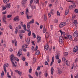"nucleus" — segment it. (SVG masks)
Returning a JSON list of instances; mask_svg holds the SVG:
<instances>
[{"label": "nucleus", "mask_w": 78, "mask_h": 78, "mask_svg": "<svg viewBox=\"0 0 78 78\" xmlns=\"http://www.w3.org/2000/svg\"><path fill=\"white\" fill-rule=\"evenodd\" d=\"M10 58L11 62L12 64H17V62L16 61H18L19 60V59L17 58H15L14 56V55L12 54V55L10 56Z\"/></svg>", "instance_id": "nucleus-1"}, {"label": "nucleus", "mask_w": 78, "mask_h": 78, "mask_svg": "<svg viewBox=\"0 0 78 78\" xmlns=\"http://www.w3.org/2000/svg\"><path fill=\"white\" fill-rule=\"evenodd\" d=\"M62 60L64 62L66 63V65H67V66H69V61L66 60V58H63Z\"/></svg>", "instance_id": "nucleus-2"}, {"label": "nucleus", "mask_w": 78, "mask_h": 78, "mask_svg": "<svg viewBox=\"0 0 78 78\" xmlns=\"http://www.w3.org/2000/svg\"><path fill=\"white\" fill-rule=\"evenodd\" d=\"M66 24V22L61 23L59 24V27L62 28V27H63L65 26Z\"/></svg>", "instance_id": "nucleus-3"}, {"label": "nucleus", "mask_w": 78, "mask_h": 78, "mask_svg": "<svg viewBox=\"0 0 78 78\" xmlns=\"http://www.w3.org/2000/svg\"><path fill=\"white\" fill-rule=\"evenodd\" d=\"M14 22H16V21H19L20 19H19V16H16L13 19Z\"/></svg>", "instance_id": "nucleus-4"}, {"label": "nucleus", "mask_w": 78, "mask_h": 78, "mask_svg": "<svg viewBox=\"0 0 78 78\" xmlns=\"http://www.w3.org/2000/svg\"><path fill=\"white\" fill-rule=\"evenodd\" d=\"M78 50V46H76V48L74 47L73 48V51L74 53H76Z\"/></svg>", "instance_id": "nucleus-5"}, {"label": "nucleus", "mask_w": 78, "mask_h": 78, "mask_svg": "<svg viewBox=\"0 0 78 78\" xmlns=\"http://www.w3.org/2000/svg\"><path fill=\"white\" fill-rule=\"evenodd\" d=\"M53 11H54L53 9H51L50 11V12L48 14V16H49V17H51V14H52V15H53V13L52 12H53Z\"/></svg>", "instance_id": "nucleus-6"}, {"label": "nucleus", "mask_w": 78, "mask_h": 78, "mask_svg": "<svg viewBox=\"0 0 78 78\" xmlns=\"http://www.w3.org/2000/svg\"><path fill=\"white\" fill-rule=\"evenodd\" d=\"M15 72L17 73L20 76H22V73L20 71H19L18 70H15Z\"/></svg>", "instance_id": "nucleus-7"}, {"label": "nucleus", "mask_w": 78, "mask_h": 78, "mask_svg": "<svg viewBox=\"0 0 78 78\" xmlns=\"http://www.w3.org/2000/svg\"><path fill=\"white\" fill-rule=\"evenodd\" d=\"M59 41L60 42L62 43L64 41V38L62 36L60 37L59 38Z\"/></svg>", "instance_id": "nucleus-8"}, {"label": "nucleus", "mask_w": 78, "mask_h": 78, "mask_svg": "<svg viewBox=\"0 0 78 78\" xmlns=\"http://www.w3.org/2000/svg\"><path fill=\"white\" fill-rule=\"evenodd\" d=\"M75 7H76V5H75V3H73V5H71V6H69L70 8H71V9L74 8H75Z\"/></svg>", "instance_id": "nucleus-9"}, {"label": "nucleus", "mask_w": 78, "mask_h": 78, "mask_svg": "<svg viewBox=\"0 0 78 78\" xmlns=\"http://www.w3.org/2000/svg\"><path fill=\"white\" fill-rule=\"evenodd\" d=\"M37 42L39 43L40 41L41 40V38L39 35L37 36Z\"/></svg>", "instance_id": "nucleus-10"}, {"label": "nucleus", "mask_w": 78, "mask_h": 78, "mask_svg": "<svg viewBox=\"0 0 78 78\" xmlns=\"http://www.w3.org/2000/svg\"><path fill=\"white\" fill-rule=\"evenodd\" d=\"M78 32L76 31H75L74 33V37H78Z\"/></svg>", "instance_id": "nucleus-11"}, {"label": "nucleus", "mask_w": 78, "mask_h": 78, "mask_svg": "<svg viewBox=\"0 0 78 78\" xmlns=\"http://www.w3.org/2000/svg\"><path fill=\"white\" fill-rule=\"evenodd\" d=\"M6 16L5 15H4L3 16L2 18L3 22L5 23L6 22Z\"/></svg>", "instance_id": "nucleus-12"}, {"label": "nucleus", "mask_w": 78, "mask_h": 78, "mask_svg": "<svg viewBox=\"0 0 78 78\" xmlns=\"http://www.w3.org/2000/svg\"><path fill=\"white\" fill-rule=\"evenodd\" d=\"M27 0H22V2H21L22 5L24 6L25 5V3H26V1Z\"/></svg>", "instance_id": "nucleus-13"}, {"label": "nucleus", "mask_w": 78, "mask_h": 78, "mask_svg": "<svg viewBox=\"0 0 78 78\" xmlns=\"http://www.w3.org/2000/svg\"><path fill=\"white\" fill-rule=\"evenodd\" d=\"M5 7L6 8H11V4L9 3L5 5Z\"/></svg>", "instance_id": "nucleus-14"}, {"label": "nucleus", "mask_w": 78, "mask_h": 78, "mask_svg": "<svg viewBox=\"0 0 78 78\" xmlns=\"http://www.w3.org/2000/svg\"><path fill=\"white\" fill-rule=\"evenodd\" d=\"M45 36L46 37H47V38H48V37H49V36H50V34L46 32L45 33Z\"/></svg>", "instance_id": "nucleus-15"}, {"label": "nucleus", "mask_w": 78, "mask_h": 78, "mask_svg": "<svg viewBox=\"0 0 78 78\" xmlns=\"http://www.w3.org/2000/svg\"><path fill=\"white\" fill-rule=\"evenodd\" d=\"M60 54L59 53H58L57 54V55H56L55 56V58H56V59H59V55Z\"/></svg>", "instance_id": "nucleus-16"}, {"label": "nucleus", "mask_w": 78, "mask_h": 78, "mask_svg": "<svg viewBox=\"0 0 78 78\" xmlns=\"http://www.w3.org/2000/svg\"><path fill=\"white\" fill-rule=\"evenodd\" d=\"M17 56L19 57L20 56H22V53H20V50H19L18 53L17 54Z\"/></svg>", "instance_id": "nucleus-17"}, {"label": "nucleus", "mask_w": 78, "mask_h": 78, "mask_svg": "<svg viewBox=\"0 0 78 78\" xmlns=\"http://www.w3.org/2000/svg\"><path fill=\"white\" fill-rule=\"evenodd\" d=\"M36 51V52H35V54L36 55H38L39 53H40V52H39V50H37Z\"/></svg>", "instance_id": "nucleus-18"}, {"label": "nucleus", "mask_w": 78, "mask_h": 78, "mask_svg": "<svg viewBox=\"0 0 78 78\" xmlns=\"http://www.w3.org/2000/svg\"><path fill=\"white\" fill-rule=\"evenodd\" d=\"M3 2L5 4H7L9 2V0H3Z\"/></svg>", "instance_id": "nucleus-19"}, {"label": "nucleus", "mask_w": 78, "mask_h": 78, "mask_svg": "<svg viewBox=\"0 0 78 78\" xmlns=\"http://www.w3.org/2000/svg\"><path fill=\"white\" fill-rule=\"evenodd\" d=\"M66 36L67 37H68V38L69 39H71L72 38V36L70 35H66Z\"/></svg>", "instance_id": "nucleus-20"}, {"label": "nucleus", "mask_w": 78, "mask_h": 78, "mask_svg": "<svg viewBox=\"0 0 78 78\" xmlns=\"http://www.w3.org/2000/svg\"><path fill=\"white\" fill-rule=\"evenodd\" d=\"M34 19H32V20L29 22V23L30 24H32V23H34Z\"/></svg>", "instance_id": "nucleus-21"}, {"label": "nucleus", "mask_w": 78, "mask_h": 78, "mask_svg": "<svg viewBox=\"0 0 78 78\" xmlns=\"http://www.w3.org/2000/svg\"><path fill=\"white\" fill-rule=\"evenodd\" d=\"M8 67V63H6L5 64H4L3 67L4 68V69H6V67Z\"/></svg>", "instance_id": "nucleus-22"}, {"label": "nucleus", "mask_w": 78, "mask_h": 78, "mask_svg": "<svg viewBox=\"0 0 78 78\" xmlns=\"http://www.w3.org/2000/svg\"><path fill=\"white\" fill-rule=\"evenodd\" d=\"M9 28H10V29H12V24H9Z\"/></svg>", "instance_id": "nucleus-23"}, {"label": "nucleus", "mask_w": 78, "mask_h": 78, "mask_svg": "<svg viewBox=\"0 0 78 78\" xmlns=\"http://www.w3.org/2000/svg\"><path fill=\"white\" fill-rule=\"evenodd\" d=\"M27 28H30L31 27V25H30V23H28L27 24Z\"/></svg>", "instance_id": "nucleus-24"}, {"label": "nucleus", "mask_w": 78, "mask_h": 78, "mask_svg": "<svg viewBox=\"0 0 78 78\" xmlns=\"http://www.w3.org/2000/svg\"><path fill=\"white\" fill-rule=\"evenodd\" d=\"M68 13H69V10L68 9H66L65 13V15H67L68 14Z\"/></svg>", "instance_id": "nucleus-25"}, {"label": "nucleus", "mask_w": 78, "mask_h": 78, "mask_svg": "<svg viewBox=\"0 0 78 78\" xmlns=\"http://www.w3.org/2000/svg\"><path fill=\"white\" fill-rule=\"evenodd\" d=\"M58 75H60V74H61L62 71L60 70L59 69H58Z\"/></svg>", "instance_id": "nucleus-26"}, {"label": "nucleus", "mask_w": 78, "mask_h": 78, "mask_svg": "<svg viewBox=\"0 0 78 78\" xmlns=\"http://www.w3.org/2000/svg\"><path fill=\"white\" fill-rule=\"evenodd\" d=\"M48 45H47L44 46V48L46 50H48L49 48Z\"/></svg>", "instance_id": "nucleus-27"}, {"label": "nucleus", "mask_w": 78, "mask_h": 78, "mask_svg": "<svg viewBox=\"0 0 78 78\" xmlns=\"http://www.w3.org/2000/svg\"><path fill=\"white\" fill-rule=\"evenodd\" d=\"M18 30V28H17V27L16 28V31L15 32V34H17V32H18V30Z\"/></svg>", "instance_id": "nucleus-28"}, {"label": "nucleus", "mask_w": 78, "mask_h": 78, "mask_svg": "<svg viewBox=\"0 0 78 78\" xmlns=\"http://www.w3.org/2000/svg\"><path fill=\"white\" fill-rule=\"evenodd\" d=\"M14 41L15 45V46H17V40L16 39H15Z\"/></svg>", "instance_id": "nucleus-29"}, {"label": "nucleus", "mask_w": 78, "mask_h": 78, "mask_svg": "<svg viewBox=\"0 0 78 78\" xmlns=\"http://www.w3.org/2000/svg\"><path fill=\"white\" fill-rule=\"evenodd\" d=\"M43 33L44 34L47 31V30H46V29H45V27H44L43 28Z\"/></svg>", "instance_id": "nucleus-30"}, {"label": "nucleus", "mask_w": 78, "mask_h": 78, "mask_svg": "<svg viewBox=\"0 0 78 78\" xmlns=\"http://www.w3.org/2000/svg\"><path fill=\"white\" fill-rule=\"evenodd\" d=\"M32 36H33V37L34 38H36V34L34 33H32Z\"/></svg>", "instance_id": "nucleus-31"}, {"label": "nucleus", "mask_w": 78, "mask_h": 78, "mask_svg": "<svg viewBox=\"0 0 78 78\" xmlns=\"http://www.w3.org/2000/svg\"><path fill=\"white\" fill-rule=\"evenodd\" d=\"M74 23L75 26H76L77 24V20H75L74 22Z\"/></svg>", "instance_id": "nucleus-32"}, {"label": "nucleus", "mask_w": 78, "mask_h": 78, "mask_svg": "<svg viewBox=\"0 0 78 78\" xmlns=\"http://www.w3.org/2000/svg\"><path fill=\"white\" fill-rule=\"evenodd\" d=\"M25 30H20V33H25Z\"/></svg>", "instance_id": "nucleus-33"}, {"label": "nucleus", "mask_w": 78, "mask_h": 78, "mask_svg": "<svg viewBox=\"0 0 78 78\" xmlns=\"http://www.w3.org/2000/svg\"><path fill=\"white\" fill-rule=\"evenodd\" d=\"M26 42L28 44H29V43H30V39L27 38L26 40Z\"/></svg>", "instance_id": "nucleus-34"}, {"label": "nucleus", "mask_w": 78, "mask_h": 78, "mask_svg": "<svg viewBox=\"0 0 78 78\" xmlns=\"http://www.w3.org/2000/svg\"><path fill=\"white\" fill-rule=\"evenodd\" d=\"M3 75H4V72L2 71V72L1 73V78H3Z\"/></svg>", "instance_id": "nucleus-35"}, {"label": "nucleus", "mask_w": 78, "mask_h": 78, "mask_svg": "<svg viewBox=\"0 0 78 78\" xmlns=\"http://www.w3.org/2000/svg\"><path fill=\"white\" fill-rule=\"evenodd\" d=\"M23 29L25 31H27V28H26V25L24 24L23 26Z\"/></svg>", "instance_id": "nucleus-36"}, {"label": "nucleus", "mask_w": 78, "mask_h": 78, "mask_svg": "<svg viewBox=\"0 0 78 78\" xmlns=\"http://www.w3.org/2000/svg\"><path fill=\"white\" fill-rule=\"evenodd\" d=\"M44 18L45 21H46L47 20V16H46L45 15H44Z\"/></svg>", "instance_id": "nucleus-37"}, {"label": "nucleus", "mask_w": 78, "mask_h": 78, "mask_svg": "<svg viewBox=\"0 0 78 78\" xmlns=\"http://www.w3.org/2000/svg\"><path fill=\"white\" fill-rule=\"evenodd\" d=\"M31 34V31H30L28 33V36H30Z\"/></svg>", "instance_id": "nucleus-38"}, {"label": "nucleus", "mask_w": 78, "mask_h": 78, "mask_svg": "<svg viewBox=\"0 0 78 78\" xmlns=\"http://www.w3.org/2000/svg\"><path fill=\"white\" fill-rule=\"evenodd\" d=\"M12 17V15H9L7 16V18H11Z\"/></svg>", "instance_id": "nucleus-39"}, {"label": "nucleus", "mask_w": 78, "mask_h": 78, "mask_svg": "<svg viewBox=\"0 0 78 78\" xmlns=\"http://www.w3.org/2000/svg\"><path fill=\"white\" fill-rule=\"evenodd\" d=\"M54 69H51V74L52 75H53V72H54Z\"/></svg>", "instance_id": "nucleus-40"}, {"label": "nucleus", "mask_w": 78, "mask_h": 78, "mask_svg": "<svg viewBox=\"0 0 78 78\" xmlns=\"http://www.w3.org/2000/svg\"><path fill=\"white\" fill-rule=\"evenodd\" d=\"M26 16L27 19H30V17H31V16H29L28 14L26 15Z\"/></svg>", "instance_id": "nucleus-41"}, {"label": "nucleus", "mask_w": 78, "mask_h": 78, "mask_svg": "<svg viewBox=\"0 0 78 78\" xmlns=\"http://www.w3.org/2000/svg\"><path fill=\"white\" fill-rule=\"evenodd\" d=\"M64 56H67L68 55V52H65L64 53Z\"/></svg>", "instance_id": "nucleus-42"}, {"label": "nucleus", "mask_w": 78, "mask_h": 78, "mask_svg": "<svg viewBox=\"0 0 78 78\" xmlns=\"http://www.w3.org/2000/svg\"><path fill=\"white\" fill-rule=\"evenodd\" d=\"M22 60H23V61H25V57L23 56L22 57Z\"/></svg>", "instance_id": "nucleus-43"}, {"label": "nucleus", "mask_w": 78, "mask_h": 78, "mask_svg": "<svg viewBox=\"0 0 78 78\" xmlns=\"http://www.w3.org/2000/svg\"><path fill=\"white\" fill-rule=\"evenodd\" d=\"M36 58H34L33 61V64H34L36 62Z\"/></svg>", "instance_id": "nucleus-44"}, {"label": "nucleus", "mask_w": 78, "mask_h": 78, "mask_svg": "<svg viewBox=\"0 0 78 78\" xmlns=\"http://www.w3.org/2000/svg\"><path fill=\"white\" fill-rule=\"evenodd\" d=\"M9 73H7V77L9 78H11V77L9 75V74H8Z\"/></svg>", "instance_id": "nucleus-45"}, {"label": "nucleus", "mask_w": 78, "mask_h": 78, "mask_svg": "<svg viewBox=\"0 0 78 78\" xmlns=\"http://www.w3.org/2000/svg\"><path fill=\"white\" fill-rule=\"evenodd\" d=\"M57 14L58 16H60V13H59V11H57Z\"/></svg>", "instance_id": "nucleus-46"}, {"label": "nucleus", "mask_w": 78, "mask_h": 78, "mask_svg": "<svg viewBox=\"0 0 78 78\" xmlns=\"http://www.w3.org/2000/svg\"><path fill=\"white\" fill-rule=\"evenodd\" d=\"M74 42H78V39L77 38H76L74 40Z\"/></svg>", "instance_id": "nucleus-47"}, {"label": "nucleus", "mask_w": 78, "mask_h": 78, "mask_svg": "<svg viewBox=\"0 0 78 78\" xmlns=\"http://www.w3.org/2000/svg\"><path fill=\"white\" fill-rule=\"evenodd\" d=\"M66 1H67L68 2H69L70 3H73V1L66 0Z\"/></svg>", "instance_id": "nucleus-48"}, {"label": "nucleus", "mask_w": 78, "mask_h": 78, "mask_svg": "<svg viewBox=\"0 0 78 78\" xmlns=\"http://www.w3.org/2000/svg\"><path fill=\"white\" fill-rule=\"evenodd\" d=\"M35 74L37 76H39V74L38 73V72H37L36 71L35 72Z\"/></svg>", "instance_id": "nucleus-49"}, {"label": "nucleus", "mask_w": 78, "mask_h": 78, "mask_svg": "<svg viewBox=\"0 0 78 78\" xmlns=\"http://www.w3.org/2000/svg\"><path fill=\"white\" fill-rule=\"evenodd\" d=\"M53 62H54V60H52V61L50 64V66H52V64H53Z\"/></svg>", "instance_id": "nucleus-50"}, {"label": "nucleus", "mask_w": 78, "mask_h": 78, "mask_svg": "<svg viewBox=\"0 0 78 78\" xmlns=\"http://www.w3.org/2000/svg\"><path fill=\"white\" fill-rule=\"evenodd\" d=\"M47 61H48V62H50V59H49V57L48 56L47 58Z\"/></svg>", "instance_id": "nucleus-51"}, {"label": "nucleus", "mask_w": 78, "mask_h": 78, "mask_svg": "<svg viewBox=\"0 0 78 78\" xmlns=\"http://www.w3.org/2000/svg\"><path fill=\"white\" fill-rule=\"evenodd\" d=\"M28 14V10L27 9L26 11V14Z\"/></svg>", "instance_id": "nucleus-52"}, {"label": "nucleus", "mask_w": 78, "mask_h": 78, "mask_svg": "<svg viewBox=\"0 0 78 78\" xmlns=\"http://www.w3.org/2000/svg\"><path fill=\"white\" fill-rule=\"evenodd\" d=\"M20 13L22 15H23V14H24L25 12L24 11H22Z\"/></svg>", "instance_id": "nucleus-53"}, {"label": "nucleus", "mask_w": 78, "mask_h": 78, "mask_svg": "<svg viewBox=\"0 0 78 78\" xmlns=\"http://www.w3.org/2000/svg\"><path fill=\"white\" fill-rule=\"evenodd\" d=\"M33 0H31L30 1V5L31 6V5L33 3Z\"/></svg>", "instance_id": "nucleus-54"}, {"label": "nucleus", "mask_w": 78, "mask_h": 78, "mask_svg": "<svg viewBox=\"0 0 78 78\" xmlns=\"http://www.w3.org/2000/svg\"><path fill=\"white\" fill-rule=\"evenodd\" d=\"M38 49V46H36V48H35V51L37 50Z\"/></svg>", "instance_id": "nucleus-55"}, {"label": "nucleus", "mask_w": 78, "mask_h": 78, "mask_svg": "<svg viewBox=\"0 0 78 78\" xmlns=\"http://www.w3.org/2000/svg\"><path fill=\"white\" fill-rule=\"evenodd\" d=\"M39 0H36V2H34V3H35V4H36L37 3H39Z\"/></svg>", "instance_id": "nucleus-56"}, {"label": "nucleus", "mask_w": 78, "mask_h": 78, "mask_svg": "<svg viewBox=\"0 0 78 78\" xmlns=\"http://www.w3.org/2000/svg\"><path fill=\"white\" fill-rule=\"evenodd\" d=\"M75 18V15H72V20H73Z\"/></svg>", "instance_id": "nucleus-57"}, {"label": "nucleus", "mask_w": 78, "mask_h": 78, "mask_svg": "<svg viewBox=\"0 0 78 78\" xmlns=\"http://www.w3.org/2000/svg\"><path fill=\"white\" fill-rule=\"evenodd\" d=\"M62 34H63V36H65V35H66V33L64 31H63L62 33Z\"/></svg>", "instance_id": "nucleus-58"}, {"label": "nucleus", "mask_w": 78, "mask_h": 78, "mask_svg": "<svg viewBox=\"0 0 78 78\" xmlns=\"http://www.w3.org/2000/svg\"><path fill=\"white\" fill-rule=\"evenodd\" d=\"M32 71V69H30L29 70V73H31V72Z\"/></svg>", "instance_id": "nucleus-59"}, {"label": "nucleus", "mask_w": 78, "mask_h": 78, "mask_svg": "<svg viewBox=\"0 0 78 78\" xmlns=\"http://www.w3.org/2000/svg\"><path fill=\"white\" fill-rule=\"evenodd\" d=\"M74 64H75V63H73L72 65V69H73L74 68Z\"/></svg>", "instance_id": "nucleus-60"}, {"label": "nucleus", "mask_w": 78, "mask_h": 78, "mask_svg": "<svg viewBox=\"0 0 78 78\" xmlns=\"http://www.w3.org/2000/svg\"><path fill=\"white\" fill-rule=\"evenodd\" d=\"M61 59H59V60H58V63H59L60 64V63H61Z\"/></svg>", "instance_id": "nucleus-61"}, {"label": "nucleus", "mask_w": 78, "mask_h": 78, "mask_svg": "<svg viewBox=\"0 0 78 78\" xmlns=\"http://www.w3.org/2000/svg\"><path fill=\"white\" fill-rule=\"evenodd\" d=\"M28 76L29 78H33V77L31 76L30 74H29Z\"/></svg>", "instance_id": "nucleus-62"}, {"label": "nucleus", "mask_w": 78, "mask_h": 78, "mask_svg": "<svg viewBox=\"0 0 78 78\" xmlns=\"http://www.w3.org/2000/svg\"><path fill=\"white\" fill-rule=\"evenodd\" d=\"M22 34H20V38L21 39H22V38H23V37H22Z\"/></svg>", "instance_id": "nucleus-63"}, {"label": "nucleus", "mask_w": 78, "mask_h": 78, "mask_svg": "<svg viewBox=\"0 0 78 78\" xmlns=\"http://www.w3.org/2000/svg\"><path fill=\"white\" fill-rule=\"evenodd\" d=\"M45 65H48V62H47V61H46V62H45Z\"/></svg>", "instance_id": "nucleus-64"}]
</instances>
